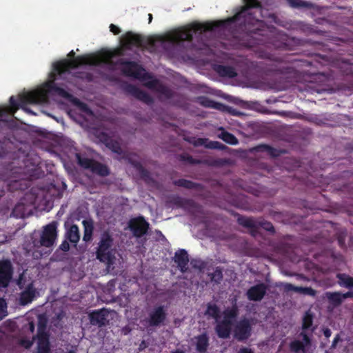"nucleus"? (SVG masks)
Instances as JSON below:
<instances>
[{"mask_svg":"<svg viewBox=\"0 0 353 353\" xmlns=\"http://www.w3.org/2000/svg\"><path fill=\"white\" fill-rule=\"evenodd\" d=\"M113 56L114 53L112 52L103 51L96 54L79 57L74 60H64L54 63L52 71L49 76L48 81L46 83L35 90L20 94L17 101L13 97H10V105L0 108V119L3 120V115L4 114H12L19 108L23 109L27 112L32 113L25 105L28 103L39 104L46 102L48 93H52L53 94L65 98L73 105V108L70 110V114L74 112L85 119H88L91 117L92 112L85 104L72 98L63 90L53 86L55 76L61 74L68 69L74 68L80 65H91L101 63H108Z\"/></svg>","mask_w":353,"mask_h":353,"instance_id":"f257e3e1","label":"nucleus"},{"mask_svg":"<svg viewBox=\"0 0 353 353\" xmlns=\"http://www.w3.org/2000/svg\"><path fill=\"white\" fill-rule=\"evenodd\" d=\"M223 23V21L206 23H194L187 27L169 32L164 35L159 36L158 38L161 41L169 42L188 40L191 39L192 32H203L211 30L214 26H218V23Z\"/></svg>","mask_w":353,"mask_h":353,"instance_id":"f03ea898","label":"nucleus"},{"mask_svg":"<svg viewBox=\"0 0 353 353\" xmlns=\"http://www.w3.org/2000/svg\"><path fill=\"white\" fill-rule=\"evenodd\" d=\"M218 309L214 304H209L206 313L216 319V332L220 337L225 338L229 336L233 321L236 316V310L232 308L223 314L217 315Z\"/></svg>","mask_w":353,"mask_h":353,"instance_id":"7ed1b4c3","label":"nucleus"},{"mask_svg":"<svg viewBox=\"0 0 353 353\" xmlns=\"http://www.w3.org/2000/svg\"><path fill=\"white\" fill-rule=\"evenodd\" d=\"M121 69L128 76L134 77L144 81L149 87H153L154 79H152L141 67L134 63L123 64Z\"/></svg>","mask_w":353,"mask_h":353,"instance_id":"20e7f679","label":"nucleus"},{"mask_svg":"<svg viewBox=\"0 0 353 353\" xmlns=\"http://www.w3.org/2000/svg\"><path fill=\"white\" fill-rule=\"evenodd\" d=\"M111 239L108 234H103L97 251V258L110 265L112 263L113 250L110 249Z\"/></svg>","mask_w":353,"mask_h":353,"instance_id":"39448f33","label":"nucleus"},{"mask_svg":"<svg viewBox=\"0 0 353 353\" xmlns=\"http://www.w3.org/2000/svg\"><path fill=\"white\" fill-rule=\"evenodd\" d=\"M18 284L21 288H25V290L21 294L19 303L21 305L31 303L36 296V291L32 286V281L30 280L26 281V274L25 273L21 275Z\"/></svg>","mask_w":353,"mask_h":353,"instance_id":"423d86ee","label":"nucleus"},{"mask_svg":"<svg viewBox=\"0 0 353 353\" xmlns=\"http://www.w3.org/2000/svg\"><path fill=\"white\" fill-rule=\"evenodd\" d=\"M57 239V223H52L46 225L41 237V245L46 248L52 246Z\"/></svg>","mask_w":353,"mask_h":353,"instance_id":"0eeeda50","label":"nucleus"},{"mask_svg":"<svg viewBox=\"0 0 353 353\" xmlns=\"http://www.w3.org/2000/svg\"><path fill=\"white\" fill-rule=\"evenodd\" d=\"M12 276V269L10 261H0V287L8 285Z\"/></svg>","mask_w":353,"mask_h":353,"instance_id":"6e6552de","label":"nucleus"},{"mask_svg":"<svg viewBox=\"0 0 353 353\" xmlns=\"http://www.w3.org/2000/svg\"><path fill=\"white\" fill-rule=\"evenodd\" d=\"M129 227L135 236H139L146 232L148 224L143 218L132 219L130 221Z\"/></svg>","mask_w":353,"mask_h":353,"instance_id":"1a4fd4ad","label":"nucleus"},{"mask_svg":"<svg viewBox=\"0 0 353 353\" xmlns=\"http://www.w3.org/2000/svg\"><path fill=\"white\" fill-rule=\"evenodd\" d=\"M48 336L43 332V327L39 325L37 336V353H49Z\"/></svg>","mask_w":353,"mask_h":353,"instance_id":"9d476101","label":"nucleus"},{"mask_svg":"<svg viewBox=\"0 0 353 353\" xmlns=\"http://www.w3.org/2000/svg\"><path fill=\"white\" fill-rule=\"evenodd\" d=\"M79 163L85 168H91L94 172L105 176L108 174V168L101 164H95L90 160H83L79 157Z\"/></svg>","mask_w":353,"mask_h":353,"instance_id":"9b49d317","label":"nucleus"},{"mask_svg":"<svg viewBox=\"0 0 353 353\" xmlns=\"http://www.w3.org/2000/svg\"><path fill=\"white\" fill-rule=\"evenodd\" d=\"M290 347L292 350L296 353H306L310 350L311 344L306 335H303V342H300L298 341H294L291 343Z\"/></svg>","mask_w":353,"mask_h":353,"instance_id":"f8f14e48","label":"nucleus"},{"mask_svg":"<svg viewBox=\"0 0 353 353\" xmlns=\"http://www.w3.org/2000/svg\"><path fill=\"white\" fill-rule=\"evenodd\" d=\"M250 332V327L248 321L239 323L235 328L234 336L239 340L247 339Z\"/></svg>","mask_w":353,"mask_h":353,"instance_id":"ddd939ff","label":"nucleus"},{"mask_svg":"<svg viewBox=\"0 0 353 353\" xmlns=\"http://www.w3.org/2000/svg\"><path fill=\"white\" fill-rule=\"evenodd\" d=\"M165 316L163 307H159L150 314V324L151 325H157L163 321Z\"/></svg>","mask_w":353,"mask_h":353,"instance_id":"4468645a","label":"nucleus"},{"mask_svg":"<svg viewBox=\"0 0 353 353\" xmlns=\"http://www.w3.org/2000/svg\"><path fill=\"white\" fill-rule=\"evenodd\" d=\"M265 292V286L263 285H259L250 289L248 292V296L250 299L257 301L262 299Z\"/></svg>","mask_w":353,"mask_h":353,"instance_id":"2eb2a0df","label":"nucleus"},{"mask_svg":"<svg viewBox=\"0 0 353 353\" xmlns=\"http://www.w3.org/2000/svg\"><path fill=\"white\" fill-rule=\"evenodd\" d=\"M174 261L181 268V270L183 272L184 268L188 262V256L187 252L183 250L176 252L174 256Z\"/></svg>","mask_w":353,"mask_h":353,"instance_id":"dca6fc26","label":"nucleus"},{"mask_svg":"<svg viewBox=\"0 0 353 353\" xmlns=\"http://www.w3.org/2000/svg\"><path fill=\"white\" fill-rule=\"evenodd\" d=\"M140 42V37L138 35L128 32L121 38V43L123 47L130 45H138Z\"/></svg>","mask_w":353,"mask_h":353,"instance_id":"f3484780","label":"nucleus"},{"mask_svg":"<svg viewBox=\"0 0 353 353\" xmlns=\"http://www.w3.org/2000/svg\"><path fill=\"white\" fill-rule=\"evenodd\" d=\"M194 343L199 352H204L208 346V338L205 335H201L194 339Z\"/></svg>","mask_w":353,"mask_h":353,"instance_id":"a211bd4d","label":"nucleus"},{"mask_svg":"<svg viewBox=\"0 0 353 353\" xmlns=\"http://www.w3.org/2000/svg\"><path fill=\"white\" fill-rule=\"evenodd\" d=\"M83 225L84 226L83 241H89L92 239L93 230L92 223L90 220H84L83 221Z\"/></svg>","mask_w":353,"mask_h":353,"instance_id":"6ab92c4d","label":"nucleus"},{"mask_svg":"<svg viewBox=\"0 0 353 353\" xmlns=\"http://www.w3.org/2000/svg\"><path fill=\"white\" fill-rule=\"evenodd\" d=\"M67 236L71 242H78L79 240V232L78 227L75 225H72L67 232Z\"/></svg>","mask_w":353,"mask_h":353,"instance_id":"aec40b11","label":"nucleus"},{"mask_svg":"<svg viewBox=\"0 0 353 353\" xmlns=\"http://www.w3.org/2000/svg\"><path fill=\"white\" fill-rule=\"evenodd\" d=\"M245 6L242 8L241 11L234 16L235 19H239L241 16H244L246 10L250 8L256 7L259 5L257 0H244Z\"/></svg>","mask_w":353,"mask_h":353,"instance_id":"412c9836","label":"nucleus"},{"mask_svg":"<svg viewBox=\"0 0 353 353\" xmlns=\"http://www.w3.org/2000/svg\"><path fill=\"white\" fill-rule=\"evenodd\" d=\"M105 311L94 312L90 314V321L93 324H103Z\"/></svg>","mask_w":353,"mask_h":353,"instance_id":"4be33fe9","label":"nucleus"},{"mask_svg":"<svg viewBox=\"0 0 353 353\" xmlns=\"http://www.w3.org/2000/svg\"><path fill=\"white\" fill-rule=\"evenodd\" d=\"M287 288L289 290L292 289V290H294L296 292H301V293H303V294H310V295H314V290L312 289H311V288H294L290 284H288L287 285Z\"/></svg>","mask_w":353,"mask_h":353,"instance_id":"5701e85b","label":"nucleus"},{"mask_svg":"<svg viewBox=\"0 0 353 353\" xmlns=\"http://www.w3.org/2000/svg\"><path fill=\"white\" fill-rule=\"evenodd\" d=\"M221 137V139L226 143H228L230 144L237 143V140L235 138V137L230 133L222 132Z\"/></svg>","mask_w":353,"mask_h":353,"instance_id":"b1692460","label":"nucleus"},{"mask_svg":"<svg viewBox=\"0 0 353 353\" xmlns=\"http://www.w3.org/2000/svg\"><path fill=\"white\" fill-rule=\"evenodd\" d=\"M348 296H349V293H347L345 294H341L340 293H332V294H327L328 298L331 301H332L333 302H336V303H340L343 299H344Z\"/></svg>","mask_w":353,"mask_h":353,"instance_id":"393cba45","label":"nucleus"},{"mask_svg":"<svg viewBox=\"0 0 353 353\" xmlns=\"http://www.w3.org/2000/svg\"><path fill=\"white\" fill-rule=\"evenodd\" d=\"M339 278L341 285L347 287H353V278L346 275H340Z\"/></svg>","mask_w":353,"mask_h":353,"instance_id":"a878e982","label":"nucleus"},{"mask_svg":"<svg viewBox=\"0 0 353 353\" xmlns=\"http://www.w3.org/2000/svg\"><path fill=\"white\" fill-rule=\"evenodd\" d=\"M7 315V304L4 299H0V320Z\"/></svg>","mask_w":353,"mask_h":353,"instance_id":"bb28decb","label":"nucleus"},{"mask_svg":"<svg viewBox=\"0 0 353 353\" xmlns=\"http://www.w3.org/2000/svg\"><path fill=\"white\" fill-rule=\"evenodd\" d=\"M312 316L308 313L305 314V315L304 316L303 322V328L307 329L309 327H310V325H312Z\"/></svg>","mask_w":353,"mask_h":353,"instance_id":"cd10ccee","label":"nucleus"},{"mask_svg":"<svg viewBox=\"0 0 353 353\" xmlns=\"http://www.w3.org/2000/svg\"><path fill=\"white\" fill-rule=\"evenodd\" d=\"M32 342L30 340L22 339L21 341V345L26 348L30 347L32 345Z\"/></svg>","mask_w":353,"mask_h":353,"instance_id":"c85d7f7f","label":"nucleus"},{"mask_svg":"<svg viewBox=\"0 0 353 353\" xmlns=\"http://www.w3.org/2000/svg\"><path fill=\"white\" fill-rule=\"evenodd\" d=\"M110 30L112 32H113L114 34H117L119 33V28L113 25V24H111L110 26Z\"/></svg>","mask_w":353,"mask_h":353,"instance_id":"c756f323","label":"nucleus"},{"mask_svg":"<svg viewBox=\"0 0 353 353\" xmlns=\"http://www.w3.org/2000/svg\"><path fill=\"white\" fill-rule=\"evenodd\" d=\"M61 249L63 251H67L69 249V245L67 242H63L61 246Z\"/></svg>","mask_w":353,"mask_h":353,"instance_id":"7c9ffc66","label":"nucleus"},{"mask_svg":"<svg viewBox=\"0 0 353 353\" xmlns=\"http://www.w3.org/2000/svg\"><path fill=\"white\" fill-rule=\"evenodd\" d=\"M239 353H252L250 350L248 349H243L240 351Z\"/></svg>","mask_w":353,"mask_h":353,"instance_id":"2f4dec72","label":"nucleus"},{"mask_svg":"<svg viewBox=\"0 0 353 353\" xmlns=\"http://www.w3.org/2000/svg\"><path fill=\"white\" fill-rule=\"evenodd\" d=\"M29 330H30V332L31 333H32V332H33V330H34V325H33V323H32V322L29 323Z\"/></svg>","mask_w":353,"mask_h":353,"instance_id":"473e14b6","label":"nucleus"},{"mask_svg":"<svg viewBox=\"0 0 353 353\" xmlns=\"http://www.w3.org/2000/svg\"><path fill=\"white\" fill-rule=\"evenodd\" d=\"M289 2H290V3L291 4V6H298V4H296V3H294V2H292V1H291V0H289Z\"/></svg>","mask_w":353,"mask_h":353,"instance_id":"72a5a7b5","label":"nucleus"},{"mask_svg":"<svg viewBox=\"0 0 353 353\" xmlns=\"http://www.w3.org/2000/svg\"><path fill=\"white\" fill-rule=\"evenodd\" d=\"M325 334L326 335V336H329L330 335V331H328V330L325 331Z\"/></svg>","mask_w":353,"mask_h":353,"instance_id":"f704fd0d","label":"nucleus"},{"mask_svg":"<svg viewBox=\"0 0 353 353\" xmlns=\"http://www.w3.org/2000/svg\"><path fill=\"white\" fill-rule=\"evenodd\" d=\"M148 16H149V22H151L152 19V14H149V15H148Z\"/></svg>","mask_w":353,"mask_h":353,"instance_id":"c9c22d12","label":"nucleus"},{"mask_svg":"<svg viewBox=\"0 0 353 353\" xmlns=\"http://www.w3.org/2000/svg\"><path fill=\"white\" fill-rule=\"evenodd\" d=\"M216 273L218 274V276H221V272L220 271H216Z\"/></svg>","mask_w":353,"mask_h":353,"instance_id":"e433bc0d","label":"nucleus"},{"mask_svg":"<svg viewBox=\"0 0 353 353\" xmlns=\"http://www.w3.org/2000/svg\"><path fill=\"white\" fill-rule=\"evenodd\" d=\"M272 228V226H269L268 228H266L267 230H270Z\"/></svg>","mask_w":353,"mask_h":353,"instance_id":"4c0bfd02","label":"nucleus"},{"mask_svg":"<svg viewBox=\"0 0 353 353\" xmlns=\"http://www.w3.org/2000/svg\"><path fill=\"white\" fill-rule=\"evenodd\" d=\"M71 54H72V55L74 54L73 51H71V52L69 54V55H71Z\"/></svg>","mask_w":353,"mask_h":353,"instance_id":"58836bf2","label":"nucleus"},{"mask_svg":"<svg viewBox=\"0 0 353 353\" xmlns=\"http://www.w3.org/2000/svg\"><path fill=\"white\" fill-rule=\"evenodd\" d=\"M173 353H182V352L176 351V352H173Z\"/></svg>","mask_w":353,"mask_h":353,"instance_id":"ea45409f","label":"nucleus"},{"mask_svg":"<svg viewBox=\"0 0 353 353\" xmlns=\"http://www.w3.org/2000/svg\"><path fill=\"white\" fill-rule=\"evenodd\" d=\"M41 319H42V317H41V316H39V321H40V322L41 321Z\"/></svg>","mask_w":353,"mask_h":353,"instance_id":"a19ab883","label":"nucleus"},{"mask_svg":"<svg viewBox=\"0 0 353 353\" xmlns=\"http://www.w3.org/2000/svg\"><path fill=\"white\" fill-rule=\"evenodd\" d=\"M68 353H74V352H68Z\"/></svg>","mask_w":353,"mask_h":353,"instance_id":"79ce46f5","label":"nucleus"}]
</instances>
